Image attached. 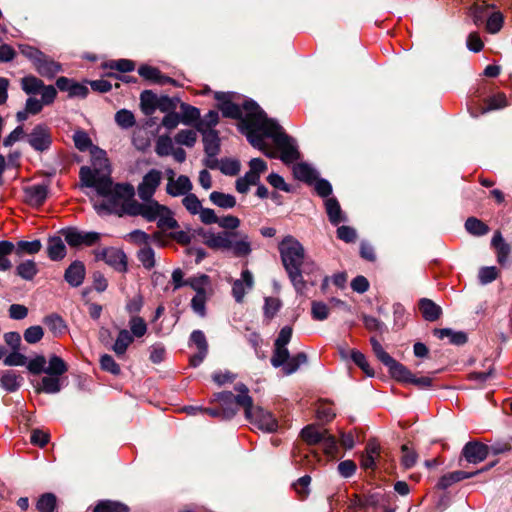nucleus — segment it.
I'll list each match as a JSON object with an SVG mask.
<instances>
[{
  "instance_id": "nucleus-17",
  "label": "nucleus",
  "mask_w": 512,
  "mask_h": 512,
  "mask_svg": "<svg viewBox=\"0 0 512 512\" xmlns=\"http://www.w3.org/2000/svg\"><path fill=\"white\" fill-rule=\"evenodd\" d=\"M86 275L85 265L81 261H74L70 264V266L66 269L64 278L69 285L72 287H79Z\"/></svg>"
},
{
  "instance_id": "nucleus-42",
  "label": "nucleus",
  "mask_w": 512,
  "mask_h": 512,
  "mask_svg": "<svg viewBox=\"0 0 512 512\" xmlns=\"http://www.w3.org/2000/svg\"><path fill=\"white\" fill-rule=\"evenodd\" d=\"M68 367L64 360L57 355H52L49 358V365L45 370L48 375L61 376L67 372Z\"/></svg>"
},
{
  "instance_id": "nucleus-21",
  "label": "nucleus",
  "mask_w": 512,
  "mask_h": 512,
  "mask_svg": "<svg viewBox=\"0 0 512 512\" xmlns=\"http://www.w3.org/2000/svg\"><path fill=\"white\" fill-rule=\"evenodd\" d=\"M278 428L277 418L270 411L258 407V429L266 433H274Z\"/></svg>"
},
{
  "instance_id": "nucleus-38",
  "label": "nucleus",
  "mask_w": 512,
  "mask_h": 512,
  "mask_svg": "<svg viewBox=\"0 0 512 512\" xmlns=\"http://www.w3.org/2000/svg\"><path fill=\"white\" fill-rule=\"evenodd\" d=\"M43 85L44 82L33 75H28L21 79V88L28 95L38 94Z\"/></svg>"
},
{
  "instance_id": "nucleus-4",
  "label": "nucleus",
  "mask_w": 512,
  "mask_h": 512,
  "mask_svg": "<svg viewBox=\"0 0 512 512\" xmlns=\"http://www.w3.org/2000/svg\"><path fill=\"white\" fill-rule=\"evenodd\" d=\"M282 263L288 276L297 290L305 288L301 267L305 260V249L302 244L292 236H286L279 244Z\"/></svg>"
},
{
  "instance_id": "nucleus-20",
  "label": "nucleus",
  "mask_w": 512,
  "mask_h": 512,
  "mask_svg": "<svg viewBox=\"0 0 512 512\" xmlns=\"http://www.w3.org/2000/svg\"><path fill=\"white\" fill-rule=\"evenodd\" d=\"M203 135L204 151L210 158L216 157L220 150V139L216 130L200 131Z\"/></svg>"
},
{
  "instance_id": "nucleus-16",
  "label": "nucleus",
  "mask_w": 512,
  "mask_h": 512,
  "mask_svg": "<svg viewBox=\"0 0 512 512\" xmlns=\"http://www.w3.org/2000/svg\"><path fill=\"white\" fill-rule=\"evenodd\" d=\"M192 188L193 185L189 177L180 175L174 181L171 180L167 182L166 192L173 197L185 196L191 192Z\"/></svg>"
},
{
  "instance_id": "nucleus-3",
  "label": "nucleus",
  "mask_w": 512,
  "mask_h": 512,
  "mask_svg": "<svg viewBox=\"0 0 512 512\" xmlns=\"http://www.w3.org/2000/svg\"><path fill=\"white\" fill-rule=\"evenodd\" d=\"M235 391L237 395L230 391L220 392L215 395V400L221 405L220 409L206 408L203 409V413H207L212 417H220L222 419L232 418L237 410L234 406H239L244 409L245 416L251 424H254L253 420V398L248 394L249 390L246 385L238 383L235 385Z\"/></svg>"
},
{
  "instance_id": "nucleus-52",
  "label": "nucleus",
  "mask_w": 512,
  "mask_h": 512,
  "mask_svg": "<svg viewBox=\"0 0 512 512\" xmlns=\"http://www.w3.org/2000/svg\"><path fill=\"white\" fill-rule=\"evenodd\" d=\"M281 300L277 297L265 298L263 306L264 317L268 320L272 319L281 308Z\"/></svg>"
},
{
  "instance_id": "nucleus-27",
  "label": "nucleus",
  "mask_w": 512,
  "mask_h": 512,
  "mask_svg": "<svg viewBox=\"0 0 512 512\" xmlns=\"http://www.w3.org/2000/svg\"><path fill=\"white\" fill-rule=\"evenodd\" d=\"M48 256L51 260H61L66 255V247L63 240L60 237H50L48 239L47 246Z\"/></svg>"
},
{
  "instance_id": "nucleus-33",
  "label": "nucleus",
  "mask_w": 512,
  "mask_h": 512,
  "mask_svg": "<svg viewBox=\"0 0 512 512\" xmlns=\"http://www.w3.org/2000/svg\"><path fill=\"white\" fill-rule=\"evenodd\" d=\"M293 175L296 179L312 184L316 180L315 171L306 163H297L293 166Z\"/></svg>"
},
{
  "instance_id": "nucleus-30",
  "label": "nucleus",
  "mask_w": 512,
  "mask_h": 512,
  "mask_svg": "<svg viewBox=\"0 0 512 512\" xmlns=\"http://www.w3.org/2000/svg\"><path fill=\"white\" fill-rule=\"evenodd\" d=\"M491 244L497 251V261L501 265L505 264L510 253V246L505 243L500 232L494 234Z\"/></svg>"
},
{
  "instance_id": "nucleus-37",
  "label": "nucleus",
  "mask_w": 512,
  "mask_h": 512,
  "mask_svg": "<svg viewBox=\"0 0 512 512\" xmlns=\"http://www.w3.org/2000/svg\"><path fill=\"white\" fill-rule=\"evenodd\" d=\"M186 283V286H190L196 294H206L210 288L209 277L205 274L190 277L186 280Z\"/></svg>"
},
{
  "instance_id": "nucleus-59",
  "label": "nucleus",
  "mask_w": 512,
  "mask_h": 512,
  "mask_svg": "<svg viewBox=\"0 0 512 512\" xmlns=\"http://www.w3.org/2000/svg\"><path fill=\"white\" fill-rule=\"evenodd\" d=\"M219 169L225 175L234 176L240 171V162L230 158L221 159Z\"/></svg>"
},
{
  "instance_id": "nucleus-47",
  "label": "nucleus",
  "mask_w": 512,
  "mask_h": 512,
  "mask_svg": "<svg viewBox=\"0 0 512 512\" xmlns=\"http://www.w3.org/2000/svg\"><path fill=\"white\" fill-rule=\"evenodd\" d=\"M174 145L172 139L167 135L159 136L156 145L155 152L158 156H168L173 152Z\"/></svg>"
},
{
  "instance_id": "nucleus-23",
  "label": "nucleus",
  "mask_w": 512,
  "mask_h": 512,
  "mask_svg": "<svg viewBox=\"0 0 512 512\" xmlns=\"http://www.w3.org/2000/svg\"><path fill=\"white\" fill-rule=\"evenodd\" d=\"M327 430L324 428H320L314 424L307 425L301 430V438L308 445H316L323 440V437L326 435Z\"/></svg>"
},
{
  "instance_id": "nucleus-28",
  "label": "nucleus",
  "mask_w": 512,
  "mask_h": 512,
  "mask_svg": "<svg viewBox=\"0 0 512 512\" xmlns=\"http://www.w3.org/2000/svg\"><path fill=\"white\" fill-rule=\"evenodd\" d=\"M138 73L143 78L155 83L165 84L174 82L171 78L163 76L159 69L152 66L143 65L138 69Z\"/></svg>"
},
{
  "instance_id": "nucleus-39",
  "label": "nucleus",
  "mask_w": 512,
  "mask_h": 512,
  "mask_svg": "<svg viewBox=\"0 0 512 512\" xmlns=\"http://www.w3.org/2000/svg\"><path fill=\"white\" fill-rule=\"evenodd\" d=\"M181 123L185 125H191L195 122L198 123L200 119V110L194 106H191L186 103H181Z\"/></svg>"
},
{
  "instance_id": "nucleus-25",
  "label": "nucleus",
  "mask_w": 512,
  "mask_h": 512,
  "mask_svg": "<svg viewBox=\"0 0 512 512\" xmlns=\"http://www.w3.org/2000/svg\"><path fill=\"white\" fill-rule=\"evenodd\" d=\"M249 166L250 171L236 181V190L239 193H246L250 186L256 185V158L250 160Z\"/></svg>"
},
{
  "instance_id": "nucleus-64",
  "label": "nucleus",
  "mask_w": 512,
  "mask_h": 512,
  "mask_svg": "<svg viewBox=\"0 0 512 512\" xmlns=\"http://www.w3.org/2000/svg\"><path fill=\"white\" fill-rule=\"evenodd\" d=\"M311 477L309 475H305L300 477L294 484V490L298 494L301 499H306L310 493Z\"/></svg>"
},
{
  "instance_id": "nucleus-24",
  "label": "nucleus",
  "mask_w": 512,
  "mask_h": 512,
  "mask_svg": "<svg viewBox=\"0 0 512 512\" xmlns=\"http://www.w3.org/2000/svg\"><path fill=\"white\" fill-rule=\"evenodd\" d=\"M419 309L423 318L431 322L438 320L442 314L441 307L427 298H423L419 301Z\"/></svg>"
},
{
  "instance_id": "nucleus-14",
  "label": "nucleus",
  "mask_w": 512,
  "mask_h": 512,
  "mask_svg": "<svg viewBox=\"0 0 512 512\" xmlns=\"http://www.w3.org/2000/svg\"><path fill=\"white\" fill-rule=\"evenodd\" d=\"M494 466V463H491L489 465H487L486 467L482 468V469H479V470H476L474 472H465V471H453V472H450L448 474H445L443 475L439 482H438V487L441 488V489H446L448 487H450L452 484L454 483H457L461 480H464V479H468V478H471V477H474L484 471H487L489 470L491 467Z\"/></svg>"
},
{
  "instance_id": "nucleus-11",
  "label": "nucleus",
  "mask_w": 512,
  "mask_h": 512,
  "mask_svg": "<svg viewBox=\"0 0 512 512\" xmlns=\"http://www.w3.org/2000/svg\"><path fill=\"white\" fill-rule=\"evenodd\" d=\"M489 454V447L478 441H470L462 449V456L472 464L484 461Z\"/></svg>"
},
{
  "instance_id": "nucleus-13",
  "label": "nucleus",
  "mask_w": 512,
  "mask_h": 512,
  "mask_svg": "<svg viewBox=\"0 0 512 512\" xmlns=\"http://www.w3.org/2000/svg\"><path fill=\"white\" fill-rule=\"evenodd\" d=\"M253 284V274L248 270H244L241 278L235 280L232 285V294L236 302H243L244 296L252 290Z\"/></svg>"
},
{
  "instance_id": "nucleus-57",
  "label": "nucleus",
  "mask_w": 512,
  "mask_h": 512,
  "mask_svg": "<svg viewBox=\"0 0 512 512\" xmlns=\"http://www.w3.org/2000/svg\"><path fill=\"white\" fill-rule=\"evenodd\" d=\"M499 274L500 271L495 266H487L480 268L478 278L482 285H486L496 280Z\"/></svg>"
},
{
  "instance_id": "nucleus-41",
  "label": "nucleus",
  "mask_w": 512,
  "mask_h": 512,
  "mask_svg": "<svg viewBox=\"0 0 512 512\" xmlns=\"http://www.w3.org/2000/svg\"><path fill=\"white\" fill-rule=\"evenodd\" d=\"M43 323L48 327L54 336H58L64 333L66 330V325L63 319L56 314L46 316L43 319Z\"/></svg>"
},
{
  "instance_id": "nucleus-9",
  "label": "nucleus",
  "mask_w": 512,
  "mask_h": 512,
  "mask_svg": "<svg viewBox=\"0 0 512 512\" xmlns=\"http://www.w3.org/2000/svg\"><path fill=\"white\" fill-rule=\"evenodd\" d=\"M162 180V172L157 169L148 171L137 187V193L141 200L153 198Z\"/></svg>"
},
{
  "instance_id": "nucleus-44",
  "label": "nucleus",
  "mask_w": 512,
  "mask_h": 512,
  "mask_svg": "<svg viewBox=\"0 0 512 512\" xmlns=\"http://www.w3.org/2000/svg\"><path fill=\"white\" fill-rule=\"evenodd\" d=\"M465 229L472 235L482 236L489 232V227L475 217H469L465 222Z\"/></svg>"
},
{
  "instance_id": "nucleus-5",
  "label": "nucleus",
  "mask_w": 512,
  "mask_h": 512,
  "mask_svg": "<svg viewBox=\"0 0 512 512\" xmlns=\"http://www.w3.org/2000/svg\"><path fill=\"white\" fill-rule=\"evenodd\" d=\"M370 342L374 354L386 367H388L392 378L399 382L411 383L421 389L428 388L432 385L431 378L416 377L407 367L392 358L377 339L372 337Z\"/></svg>"
},
{
  "instance_id": "nucleus-58",
  "label": "nucleus",
  "mask_w": 512,
  "mask_h": 512,
  "mask_svg": "<svg viewBox=\"0 0 512 512\" xmlns=\"http://www.w3.org/2000/svg\"><path fill=\"white\" fill-rule=\"evenodd\" d=\"M196 140V132L190 129L180 130L175 136L176 143L187 147H193Z\"/></svg>"
},
{
  "instance_id": "nucleus-40",
  "label": "nucleus",
  "mask_w": 512,
  "mask_h": 512,
  "mask_svg": "<svg viewBox=\"0 0 512 512\" xmlns=\"http://www.w3.org/2000/svg\"><path fill=\"white\" fill-rule=\"evenodd\" d=\"M21 377L14 371H5L0 379V384L3 389L8 392H14L20 387Z\"/></svg>"
},
{
  "instance_id": "nucleus-7",
  "label": "nucleus",
  "mask_w": 512,
  "mask_h": 512,
  "mask_svg": "<svg viewBox=\"0 0 512 512\" xmlns=\"http://www.w3.org/2000/svg\"><path fill=\"white\" fill-rule=\"evenodd\" d=\"M273 147L277 150L276 158H280V160L286 165L294 163L301 157L294 139L286 133L276 139L273 143Z\"/></svg>"
},
{
  "instance_id": "nucleus-15",
  "label": "nucleus",
  "mask_w": 512,
  "mask_h": 512,
  "mask_svg": "<svg viewBox=\"0 0 512 512\" xmlns=\"http://www.w3.org/2000/svg\"><path fill=\"white\" fill-rule=\"evenodd\" d=\"M35 70L42 76L48 79H52L62 71V66L60 63L54 61L49 56L42 53L41 57L38 59L34 66Z\"/></svg>"
},
{
  "instance_id": "nucleus-36",
  "label": "nucleus",
  "mask_w": 512,
  "mask_h": 512,
  "mask_svg": "<svg viewBox=\"0 0 512 512\" xmlns=\"http://www.w3.org/2000/svg\"><path fill=\"white\" fill-rule=\"evenodd\" d=\"M209 199L214 205L224 209H230L236 205V199L233 195L218 191H213Z\"/></svg>"
},
{
  "instance_id": "nucleus-62",
  "label": "nucleus",
  "mask_w": 512,
  "mask_h": 512,
  "mask_svg": "<svg viewBox=\"0 0 512 512\" xmlns=\"http://www.w3.org/2000/svg\"><path fill=\"white\" fill-rule=\"evenodd\" d=\"M42 244L40 240L33 241H19L17 243V253L18 254H36L40 251Z\"/></svg>"
},
{
  "instance_id": "nucleus-56",
  "label": "nucleus",
  "mask_w": 512,
  "mask_h": 512,
  "mask_svg": "<svg viewBox=\"0 0 512 512\" xmlns=\"http://www.w3.org/2000/svg\"><path fill=\"white\" fill-rule=\"evenodd\" d=\"M219 122V115L217 111L211 110L209 111L203 119H199L196 124V128L198 131L212 129V127L216 126Z\"/></svg>"
},
{
  "instance_id": "nucleus-35",
  "label": "nucleus",
  "mask_w": 512,
  "mask_h": 512,
  "mask_svg": "<svg viewBox=\"0 0 512 512\" xmlns=\"http://www.w3.org/2000/svg\"><path fill=\"white\" fill-rule=\"evenodd\" d=\"M38 392L47 394H55L61 390V382L59 376L49 375L42 378L40 386L36 388Z\"/></svg>"
},
{
  "instance_id": "nucleus-2",
  "label": "nucleus",
  "mask_w": 512,
  "mask_h": 512,
  "mask_svg": "<svg viewBox=\"0 0 512 512\" xmlns=\"http://www.w3.org/2000/svg\"><path fill=\"white\" fill-rule=\"evenodd\" d=\"M234 93L216 92L214 98L218 102V109L227 118L238 119V127L247 137L249 143L256 147V103L245 102L242 106L234 103Z\"/></svg>"
},
{
  "instance_id": "nucleus-43",
  "label": "nucleus",
  "mask_w": 512,
  "mask_h": 512,
  "mask_svg": "<svg viewBox=\"0 0 512 512\" xmlns=\"http://www.w3.org/2000/svg\"><path fill=\"white\" fill-rule=\"evenodd\" d=\"M158 97L151 91L145 90L141 93V108L144 114L151 115L156 110Z\"/></svg>"
},
{
  "instance_id": "nucleus-63",
  "label": "nucleus",
  "mask_w": 512,
  "mask_h": 512,
  "mask_svg": "<svg viewBox=\"0 0 512 512\" xmlns=\"http://www.w3.org/2000/svg\"><path fill=\"white\" fill-rule=\"evenodd\" d=\"M208 300V293L206 294H195L191 300L192 310L199 315L204 317L206 315V302Z\"/></svg>"
},
{
  "instance_id": "nucleus-1",
  "label": "nucleus",
  "mask_w": 512,
  "mask_h": 512,
  "mask_svg": "<svg viewBox=\"0 0 512 512\" xmlns=\"http://www.w3.org/2000/svg\"><path fill=\"white\" fill-rule=\"evenodd\" d=\"M92 154L91 166L81 167L79 178L82 187L93 188L98 195L104 197L102 202L94 203L97 213L142 216L144 203L134 199V187L128 183L114 185L105 152L95 149Z\"/></svg>"
},
{
  "instance_id": "nucleus-31",
  "label": "nucleus",
  "mask_w": 512,
  "mask_h": 512,
  "mask_svg": "<svg viewBox=\"0 0 512 512\" xmlns=\"http://www.w3.org/2000/svg\"><path fill=\"white\" fill-rule=\"evenodd\" d=\"M434 335L439 339L448 338L449 342L454 345H463L467 342V335L464 332H454L449 328L434 329Z\"/></svg>"
},
{
  "instance_id": "nucleus-29",
  "label": "nucleus",
  "mask_w": 512,
  "mask_h": 512,
  "mask_svg": "<svg viewBox=\"0 0 512 512\" xmlns=\"http://www.w3.org/2000/svg\"><path fill=\"white\" fill-rule=\"evenodd\" d=\"M143 201L142 217L149 222L156 221L160 213L164 211L165 205L160 204L153 198Z\"/></svg>"
},
{
  "instance_id": "nucleus-6",
  "label": "nucleus",
  "mask_w": 512,
  "mask_h": 512,
  "mask_svg": "<svg viewBox=\"0 0 512 512\" xmlns=\"http://www.w3.org/2000/svg\"><path fill=\"white\" fill-rule=\"evenodd\" d=\"M284 134L285 132L279 123L268 117L267 113L258 105V150L269 158H276L277 150L272 144L267 143L266 139L269 138L274 143L276 139Z\"/></svg>"
},
{
  "instance_id": "nucleus-61",
  "label": "nucleus",
  "mask_w": 512,
  "mask_h": 512,
  "mask_svg": "<svg viewBox=\"0 0 512 512\" xmlns=\"http://www.w3.org/2000/svg\"><path fill=\"white\" fill-rule=\"evenodd\" d=\"M182 204L186 208V210L192 215H196L198 212H200L202 207L201 201L195 194L191 192L184 196V198L182 199Z\"/></svg>"
},
{
  "instance_id": "nucleus-53",
  "label": "nucleus",
  "mask_w": 512,
  "mask_h": 512,
  "mask_svg": "<svg viewBox=\"0 0 512 512\" xmlns=\"http://www.w3.org/2000/svg\"><path fill=\"white\" fill-rule=\"evenodd\" d=\"M56 496L52 493H45L40 496L37 501V509L39 512H53L56 506Z\"/></svg>"
},
{
  "instance_id": "nucleus-22",
  "label": "nucleus",
  "mask_w": 512,
  "mask_h": 512,
  "mask_svg": "<svg viewBox=\"0 0 512 512\" xmlns=\"http://www.w3.org/2000/svg\"><path fill=\"white\" fill-rule=\"evenodd\" d=\"M232 232L225 231L220 233H207L204 236L205 244L213 249L227 250L230 243Z\"/></svg>"
},
{
  "instance_id": "nucleus-51",
  "label": "nucleus",
  "mask_w": 512,
  "mask_h": 512,
  "mask_svg": "<svg viewBox=\"0 0 512 512\" xmlns=\"http://www.w3.org/2000/svg\"><path fill=\"white\" fill-rule=\"evenodd\" d=\"M486 107L482 109V113H487L492 110L501 109L507 106V98L503 93L491 96L485 100Z\"/></svg>"
},
{
  "instance_id": "nucleus-34",
  "label": "nucleus",
  "mask_w": 512,
  "mask_h": 512,
  "mask_svg": "<svg viewBox=\"0 0 512 512\" xmlns=\"http://www.w3.org/2000/svg\"><path fill=\"white\" fill-rule=\"evenodd\" d=\"M133 340H134V338L131 335V333L128 330H126V329H122L118 333L116 341H115V343L113 345V351L118 356L124 355L126 350H127V348L133 342Z\"/></svg>"
},
{
  "instance_id": "nucleus-10",
  "label": "nucleus",
  "mask_w": 512,
  "mask_h": 512,
  "mask_svg": "<svg viewBox=\"0 0 512 512\" xmlns=\"http://www.w3.org/2000/svg\"><path fill=\"white\" fill-rule=\"evenodd\" d=\"M65 241L73 247L86 245L91 246L99 241L100 234L97 232H84L74 228L64 231Z\"/></svg>"
},
{
  "instance_id": "nucleus-8",
  "label": "nucleus",
  "mask_w": 512,
  "mask_h": 512,
  "mask_svg": "<svg viewBox=\"0 0 512 512\" xmlns=\"http://www.w3.org/2000/svg\"><path fill=\"white\" fill-rule=\"evenodd\" d=\"M96 260H102L115 270L125 272L127 270V258L125 253L117 248L108 247L95 251Z\"/></svg>"
},
{
  "instance_id": "nucleus-46",
  "label": "nucleus",
  "mask_w": 512,
  "mask_h": 512,
  "mask_svg": "<svg viewBox=\"0 0 512 512\" xmlns=\"http://www.w3.org/2000/svg\"><path fill=\"white\" fill-rule=\"evenodd\" d=\"M13 249V243L0 241V271H6L11 268V262L8 256L13 252Z\"/></svg>"
},
{
  "instance_id": "nucleus-26",
  "label": "nucleus",
  "mask_w": 512,
  "mask_h": 512,
  "mask_svg": "<svg viewBox=\"0 0 512 512\" xmlns=\"http://www.w3.org/2000/svg\"><path fill=\"white\" fill-rule=\"evenodd\" d=\"M325 209H326V213L328 215L329 221L333 225H338L339 223L346 220V217L343 214L341 206L336 198L326 199Z\"/></svg>"
},
{
  "instance_id": "nucleus-55",
  "label": "nucleus",
  "mask_w": 512,
  "mask_h": 512,
  "mask_svg": "<svg viewBox=\"0 0 512 512\" xmlns=\"http://www.w3.org/2000/svg\"><path fill=\"white\" fill-rule=\"evenodd\" d=\"M138 260L146 269L155 266V252L150 246H144L138 252Z\"/></svg>"
},
{
  "instance_id": "nucleus-12",
  "label": "nucleus",
  "mask_w": 512,
  "mask_h": 512,
  "mask_svg": "<svg viewBox=\"0 0 512 512\" xmlns=\"http://www.w3.org/2000/svg\"><path fill=\"white\" fill-rule=\"evenodd\" d=\"M28 143L36 151L47 150L52 143L49 129L44 125L35 126L32 132L28 135Z\"/></svg>"
},
{
  "instance_id": "nucleus-18",
  "label": "nucleus",
  "mask_w": 512,
  "mask_h": 512,
  "mask_svg": "<svg viewBox=\"0 0 512 512\" xmlns=\"http://www.w3.org/2000/svg\"><path fill=\"white\" fill-rule=\"evenodd\" d=\"M230 243L227 250L231 251L236 257H243L251 252V246L247 237L238 232H232Z\"/></svg>"
},
{
  "instance_id": "nucleus-45",
  "label": "nucleus",
  "mask_w": 512,
  "mask_h": 512,
  "mask_svg": "<svg viewBox=\"0 0 512 512\" xmlns=\"http://www.w3.org/2000/svg\"><path fill=\"white\" fill-rule=\"evenodd\" d=\"M307 362V355L304 352L298 353L292 358H288V360L284 363L283 372L285 375H291L296 372L298 368Z\"/></svg>"
},
{
  "instance_id": "nucleus-50",
  "label": "nucleus",
  "mask_w": 512,
  "mask_h": 512,
  "mask_svg": "<svg viewBox=\"0 0 512 512\" xmlns=\"http://www.w3.org/2000/svg\"><path fill=\"white\" fill-rule=\"evenodd\" d=\"M131 335L137 338L144 336L147 332V324L143 318L133 315L129 320Z\"/></svg>"
},
{
  "instance_id": "nucleus-49",
  "label": "nucleus",
  "mask_w": 512,
  "mask_h": 512,
  "mask_svg": "<svg viewBox=\"0 0 512 512\" xmlns=\"http://www.w3.org/2000/svg\"><path fill=\"white\" fill-rule=\"evenodd\" d=\"M128 510V507L120 502L105 500L96 505L94 512H128Z\"/></svg>"
},
{
  "instance_id": "nucleus-60",
  "label": "nucleus",
  "mask_w": 512,
  "mask_h": 512,
  "mask_svg": "<svg viewBox=\"0 0 512 512\" xmlns=\"http://www.w3.org/2000/svg\"><path fill=\"white\" fill-rule=\"evenodd\" d=\"M311 315L317 321L326 320L329 316V306L321 301H312Z\"/></svg>"
},
{
  "instance_id": "nucleus-19",
  "label": "nucleus",
  "mask_w": 512,
  "mask_h": 512,
  "mask_svg": "<svg viewBox=\"0 0 512 512\" xmlns=\"http://www.w3.org/2000/svg\"><path fill=\"white\" fill-rule=\"evenodd\" d=\"M26 202L34 207L42 205L48 195V188L45 185H33L24 190Z\"/></svg>"
},
{
  "instance_id": "nucleus-54",
  "label": "nucleus",
  "mask_w": 512,
  "mask_h": 512,
  "mask_svg": "<svg viewBox=\"0 0 512 512\" xmlns=\"http://www.w3.org/2000/svg\"><path fill=\"white\" fill-rule=\"evenodd\" d=\"M115 122L121 128L128 129L135 125V117L131 111L122 109L115 114Z\"/></svg>"
},
{
  "instance_id": "nucleus-48",
  "label": "nucleus",
  "mask_w": 512,
  "mask_h": 512,
  "mask_svg": "<svg viewBox=\"0 0 512 512\" xmlns=\"http://www.w3.org/2000/svg\"><path fill=\"white\" fill-rule=\"evenodd\" d=\"M37 272L36 263L32 260H26L17 266V274L25 280H32Z\"/></svg>"
},
{
  "instance_id": "nucleus-32",
  "label": "nucleus",
  "mask_w": 512,
  "mask_h": 512,
  "mask_svg": "<svg viewBox=\"0 0 512 512\" xmlns=\"http://www.w3.org/2000/svg\"><path fill=\"white\" fill-rule=\"evenodd\" d=\"M157 227L166 232L167 230H175L179 227L177 220L174 218L173 212L167 207H164V211H162L158 217Z\"/></svg>"
}]
</instances>
